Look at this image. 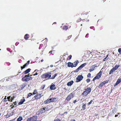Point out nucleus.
<instances>
[{
    "instance_id": "864d4df0",
    "label": "nucleus",
    "mask_w": 121,
    "mask_h": 121,
    "mask_svg": "<svg viewBox=\"0 0 121 121\" xmlns=\"http://www.w3.org/2000/svg\"><path fill=\"white\" fill-rule=\"evenodd\" d=\"M57 70V69H56L54 70V71H56Z\"/></svg>"
},
{
    "instance_id": "0e129e2a",
    "label": "nucleus",
    "mask_w": 121,
    "mask_h": 121,
    "mask_svg": "<svg viewBox=\"0 0 121 121\" xmlns=\"http://www.w3.org/2000/svg\"><path fill=\"white\" fill-rule=\"evenodd\" d=\"M117 116V115H115V117H116Z\"/></svg>"
},
{
    "instance_id": "9d476101",
    "label": "nucleus",
    "mask_w": 121,
    "mask_h": 121,
    "mask_svg": "<svg viewBox=\"0 0 121 121\" xmlns=\"http://www.w3.org/2000/svg\"><path fill=\"white\" fill-rule=\"evenodd\" d=\"M37 119V117L36 116L27 119V121H35Z\"/></svg>"
},
{
    "instance_id": "37998d69",
    "label": "nucleus",
    "mask_w": 121,
    "mask_h": 121,
    "mask_svg": "<svg viewBox=\"0 0 121 121\" xmlns=\"http://www.w3.org/2000/svg\"><path fill=\"white\" fill-rule=\"evenodd\" d=\"M93 70L92 69H89V71L90 72H91Z\"/></svg>"
},
{
    "instance_id": "79ce46f5",
    "label": "nucleus",
    "mask_w": 121,
    "mask_h": 121,
    "mask_svg": "<svg viewBox=\"0 0 121 121\" xmlns=\"http://www.w3.org/2000/svg\"><path fill=\"white\" fill-rule=\"evenodd\" d=\"M118 84V83H117V82H116L115 84L114 85V86H117V85Z\"/></svg>"
},
{
    "instance_id": "4be33fe9",
    "label": "nucleus",
    "mask_w": 121,
    "mask_h": 121,
    "mask_svg": "<svg viewBox=\"0 0 121 121\" xmlns=\"http://www.w3.org/2000/svg\"><path fill=\"white\" fill-rule=\"evenodd\" d=\"M97 67V66L95 65H92L91 67L90 68L94 70L95 69V67Z\"/></svg>"
},
{
    "instance_id": "a878e982",
    "label": "nucleus",
    "mask_w": 121,
    "mask_h": 121,
    "mask_svg": "<svg viewBox=\"0 0 121 121\" xmlns=\"http://www.w3.org/2000/svg\"><path fill=\"white\" fill-rule=\"evenodd\" d=\"M120 65H116L115 66V67H113V68H114V69L116 70L117 69H118V68L120 67Z\"/></svg>"
},
{
    "instance_id": "393cba45",
    "label": "nucleus",
    "mask_w": 121,
    "mask_h": 121,
    "mask_svg": "<svg viewBox=\"0 0 121 121\" xmlns=\"http://www.w3.org/2000/svg\"><path fill=\"white\" fill-rule=\"evenodd\" d=\"M57 75V74L56 73L55 74L52 76V77L50 78V79H54Z\"/></svg>"
},
{
    "instance_id": "20e7f679",
    "label": "nucleus",
    "mask_w": 121,
    "mask_h": 121,
    "mask_svg": "<svg viewBox=\"0 0 121 121\" xmlns=\"http://www.w3.org/2000/svg\"><path fill=\"white\" fill-rule=\"evenodd\" d=\"M30 73H29L28 75H25V76L22 78V81H23L27 82L30 80H32V78L31 77H30Z\"/></svg>"
},
{
    "instance_id": "f03ea898",
    "label": "nucleus",
    "mask_w": 121,
    "mask_h": 121,
    "mask_svg": "<svg viewBox=\"0 0 121 121\" xmlns=\"http://www.w3.org/2000/svg\"><path fill=\"white\" fill-rule=\"evenodd\" d=\"M51 73H47L43 74L41 76V78H43L46 79L47 80L50 79L51 76Z\"/></svg>"
},
{
    "instance_id": "69168bd1",
    "label": "nucleus",
    "mask_w": 121,
    "mask_h": 121,
    "mask_svg": "<svg viewBox=\"0 0 121 121\" xmlns=\"http://www.w3.org/2000/svg\"><path fill=\"white\" fill-rule=\"evenodd\" d=\"M6 96H5V97L4 98H5V99L6 98Z\"/></svg>"
},
{
    "instance_id": "ea45409f",
    "label": "nucleus",
    "mask_w": 121,
    "mask_h": 121,
    "mask_svg": "<svg viewBox=\"0 0 121 121\" xmlns=\"http://www.w3.org/2000/svg\"><path fill=\"white\" fill-rule=\"evenodd\" d=\"M38 74V73H36L35 74H33V76H35L36 75H37Z\"/></svg>"
},
{
    "instance_id": "6e6d98bb",
    "label": "nucleus",
    "mask_w": 121,
    "mask_h": 121,
    "mask_svg": "<svg viewBox=\"0 0 121 121\" xmlns=\"http://www.w3.org/2000/svg\"><path fill=\"white\" fill-rule=\"evenodd\" d=\"M6 99H4V101H6Z\"/></svg>"
},
{
    "instance_id": "49530a36",
    "label": "nucleus",
    "mask_w": 121,
    "mask_h": 121,
    "mask_svg": "<svg viewBox=\"0 0 121 121\" xmlns=\"http://www.w3.org/2000/svg\"><path fill=\"white\" fill-rule=\"evenodd\" d=\"M52 51H50L49 52V53H51V54L52 53Z\"/></svg>"
},
{
    "instance_id": "4d7b16f0",
    "label": "nucleus",
    "mask_w": 121,
    "mask_h": 121,
    "mask_svg": "<svg viewBox=\"0 0 121 121\" xmlns=\"http://www.w3.org/2000/svg\"><path fill=\"white\" fill-rule=\"evenodd\" d=\"M70 121H75V120L74 119H73V120H71Z\"/></svg>"
},
{
    "instance_id": "de8ad7c7",
    "label": "nucleus",
    "mask_w": 121,
    "mask_h": 121,
    "mask_svg": "<svg viewBox=\"0 0 121 121\" xmlns=\"http://www.w3.org/2000/svg\"><path fill=\"white\" fill-rule=\"evenodd\" d=\"M88 35V34H87L86 35V36H85V37H87V35Z\"/></svg>"
},
{
    "instance_id": "e433bc0d",
    "label": "nucleus",
    "mask_w": 121,
    "mask_h": 121,
    "mask_svg": "<svg viewBox=\"0 0 121 121\" xmlns=\"http://www.w3.org/2000/svg\"><path fill=\"white\" fill-rule=\"evenodd\" d=\"M45 108H42V109H41V110L42 111V112H44V111H45Z\"/></svg>"
},
{
    "instance_id": "774afa93",
    "label": "nucleus",
    "mask_w": 121,
    "mask_h": 121,
    "mask_svg": "<svg viewBox=\"0 0 121 121\" xmlns=\"http://www.w3.org/2000/svg\"><path fill=\"white\" fill-rule=\"evenodd\" d=\"M47 42V41H46V42H45V43H46Z\"/></svg>"
},
{
    "instance_id": "cd10ccee",
    "label": "nucleus",
    "mask_w": 121,
    "mask_h": 121,
    "mask_svg": "<svg viewBox=\"0 0 121 121\" xmlns=\"http://www.w3.org/2000/svg\"><path fill=\"white\" fill-rule=\"evenodd\" d=\"M22 117H19L17 119V121H21L22 120Z\"/></svg>"
},
{
    "instance_id": "13d9d810",
    "label": "nucleus",
    "mask_w": 121,
    "mask_h": 121,
    "mask_svg": "<svg viewBox=\"0 0 121 121\" xmlns=\"http://www.w3.org/2000/svg\"><path fill=\"white\" fill-rule=\"evenodd\" d=\"M15 98V97L14 96H13V97H11V98L12 99V98Z\"/></svg>"
},
{
    "instance_id": "aec40b11",
    "label": "nucleus",
    "mask_w": 121,
    "mask_h": 121,
    "mask_svg": "<svg viewBox=\"0 0 121 121\" xmlns=\"http://www.w3.org/2000/svg\"><path fill=\"white\" fill-rule=\"evenodd\" d=\"M29 35L28 34H26L24 36V38L26 40H27L29 38Z\"/></svg>"
},
{
    "instance_id": "3c124183",
    "label": "nucleus",
    "mask_w": 121,
    "mask_h": 121,
    "mask_svg": "<svg viewBox=\"0 0 121 121\" xmlns=\"http://www.w3.org/2000/svg\"><path fill=\"white\" fill-rule=\"evenodd\" d=\"M53 65H50V67H53Z\"/></svg>"
},
{
    "instance_id": "680f3d73",
    "label": "nucleus",
    "mask_w": 121,
    "mask_h": 121,
    "mask_svg": "<svg viewBox=\"0 0 121 121\" xmlns=\"http://www.w3.org/2000/svg\"><path fill=\"white\" fill-rule=\"evenodd\" d=\"M43 60L42 59V60H41V61L42 62H43Z\"/></svg>"
},
{
    "instance_id": "c85d7f7f",
    "label": "nucleus",
    "mask_w": 121,
    "mask_h": 121,
    "mask_svg": "<svg viewBox=\"0 0 121 121\" xmlns=\"http://www.w3.org/2000/svg\"><path fill=\"white\" fill-rule=\"evenodd\" d=\"M72 56L71 55H69L68 57L67 58V60H69L71 58Z\"/></svg>"
},
{
    "instance_id": "4468645a",
    "label": "nucleus",
    "mask_w": 121,
    "mask_h": 121,
    "mask_svg": "<svg viewBox=\"0 0 121 121\" xmlns=\"http://www.w3.org/2000/svg\"><path fill=\"white\" fill-rule=\"evenodd\" d=\"M68 66L69 67H71V68H73L74 67V66L73 65V63H72L70 62H69L68 63Z\"/></svg>"
},
{
    "instance_id": "bf43d9fd",
    "label": "nucleus",
    "mask_w": 121,
    "mask_h": 121,
    "mask_svg": "<svg viewBox=\"0 0 121 121\" xmlns=\"http://www.w3.org/2000/svg\"><path fill=\"white\" fill-rule=\"evenodd\" d=\"M108 55H107L106 56V58H107L108 57Z\"/></svg>"
},
{
    "instance_id": "0eeeda50",
    "label": "nucleus",
    "mask_w": 121,
    "mask_h": 121,
    "mask_svg": "<svg viewBox=\"0 0 121 121\" xmlns=\"http://www.w3.org/2000/svg\"><path fill=\"white\" fill-rule=\"evenodd\" d=\"M83 78V77L82 75H78L76 78V82H80L82 80Z\"/></svg>"
},
{
    "instance_id": "dca6fc26",
    "label": "nucleus",
    "mask_w": 121,
    "mask_h": 121,
    "mask_svg": "<svg viewBox=\"0 0 121 121\" xmlns=\"http://www.w3.org/2000/svg\"><path fill=\"white\" fill-rule=\"evenodd\" d=\"M30 68L26 70L25 71H24L23 73L25 74H26L29 72H30Z\"/></svg>"
},
{
    "instance_id": "f257e3e1",
    "label": "nucleus",
    "mask_w": 121,
    "mask_h": 121,
    "mask_svg": "<svg viewBox=\"0 0 121 121\" xmlns=\"http://www.w3.org/2000/svg\"><path fill=\"white\" fill-rule=\"evenodd\" d=\"M89 13V12H84L81 14V18L80 19V21L85 22L87 19L88 16L87 15Z\"/></svg>"
},
{
    "instance_id": "412c9836",
    "label": "nucleus",
    "mask_w": 121,
    "mask_h": 121,
    "mask_svg": "<svg viewBox=\"0 0 121 121\" xmlns=\"http://www.w3.org/2000/svg\"><path fill=\"white\" fill-rule=\"evenodd\" d=\"M116 70L114 69V68H112L110 71L109 72V74H111L113 72Z\"/></svg>"
},
{
    "instance_id": "72a5a7b5",
    "label": "nucleus",
    "mask_w": 121,
    "mask_h": 121,
    "mask_svg": "<svg viewBox=\"0 0 121 121\" xmlns=\"http://www.w3.org/2000/svg\"><path fill=\"white\" fill-rule=\"evenodd\" d=\"M91 74L90 73H89L87 75V77L88 78H91Z\"/></svg>"
},
{
    "instance_id": "6e6552de",
    "label": "nucleus",
    "mask_w": 121,
    "mask_h": 121,
    "mask_svg": "<svg viewBox=\"0 0 121 121\" xmlns=\"http://www.w3.org/2000/svg\"><path fill=\"white\" fill-rule=\"evenodd\" d=\"M109 80H106L105 81L101 83L98 86L99 88L102 87L104 85L108 83Z\"/></svg>"
},
{
    "instance_id": "bb28decb",
    "label": "nucleus",
    "mask_w": 121,
    "mask_h": 121,
    "mask_svg": "<svg viewBox=\"0 0 121 121\" xmlns=\"http://www.w3.org/2000/svg\"><path fill=\"white\" fill-rule=\"evenodd\" d=\"M38 92H37V90L36 89H35L34 91L33 92V95H34L35 94H38Z\"/></svg>"
},
{
    "instance_id": "b1692460",
    "label": "nucleus",
    "mask_w": 121,
    "mask_h": 121,
    "mask_svg": "<svg viewBox=\"0 0 121 121\" xmlns=\"http://www.w3.org/2000/svg\"><path fill=\"white\" fill-rule=\"evenodd\" d=\"M25 101V99H22L21 101L19 102L18 104L19 105L23 103Z\"/></svg>"
},
{
    "instance_id": "338daca9",
    "label": "nucleus",
    "mask_w": 121,
    "mask_h": 121,
    "mask_svg": "<svg viewBox=\"0 0 121 121\" xmlns=\"http://www.w3.org/2000/svg\"><path fill=\"white\" fill-rule=\"evenodd\" d=\"M67 100H69V99H67Z\"/></svg>"
},
{
    "instance_id": "f3484780",
    "label": "nucleus",
    "mask_w": 121,
    "mask_h": 121,
    "mask_svg": "<svg viewBox=\"0 0 121 121\" xmlns=\"http://www.w3.org/2000/svg\"><path fill=\"white\" fill-rule=\"evenodd\" d=\"M26 86V85H21L20 86V88L18 89V90L20 91L23 89Z\"/></svg>"
},
{
    "instance_id": "39448f33",
    "label": "nucleus",
    "mask_w": 121,
    "mask_h": 121,
    "mask_svg": "<svg viewBox=\"0 0 121 121\" xmlns=\"http://www.w3.org/2000/svg\"><path fill=\"white\" fill-rule=\"evenodd\" d=\"M86 63H85L81 65L78 68L74 71V72L77 73L79 70H81L83 67L85 66L86 65Z\"/></svg>"
},
{
    "instance_id": "ddd939ff",
    "label": "nucleus",
    "mask_w": 121,
    "mask_h": 121,
    "mask_svg": "<svg viewBox=\"0 0 121 121\" xmlns=\"http://www.w3.org/2000/svg\"><path fill=\"white\" fill-rule=\"evenodd\" d=\"M43 95L42 94H38V93L34 96V97L35 98H40Z\"/></svg>"
},
{
    "instance_id": "a211bd4d",
    "label": "nucleus",
    "mask_w": 121,
    "mask_h": 121,
    "mask_svg": "<svg viewBox=\"0 0 121 121\" xmlns=\"http://www.w3.org/2000/svg\"><path fill=\"white\" fill-rule=\"evenodd\" d=\"M73 83V81L68 82L67 84V85L68 86H71Z\"/></svg>"
},
{
    "instance_id": "c03bdc74",
    "label": "nucleus",
    "mask_w": 121,
    "mask_h": 121,
    "mask_svg": "<svg viewBox=\"0 0 121 121\" xmlns=\"http://www.w3.org/2000/svg\"><path fill=\"white\" fill-rule=\"evenodd\" d=\"M54 121H60V120L59 119H57L55 120H54Z\"/></svg>"
},
{
    "instance_id": "c9c22d12",
    "label": "nucleus",
    "mask_w": 121,
    "mask_h": 121,
    "mask_svg": "<svg viewBox=\"0 0 121 121\" xmlns=\"http://www.w3.org/2000/svg\"><path fill=\"white\" fill-rule=\"evenodd\" d=\"M82 108L84 110L86 108V105L85 104L83 105Z\"/></svg>"
},
{
    "instance_id": "5fc2aeb1",
    "label": "nucleus",
    "mask_w": 121,
    "mask_h": 121,
    "mask_svg": "<svg viewBox=\"0 0 121 121\" xmlns=\"http://www.w3.org/2000/svg\"><path fill=\"white\" fill-rule=\"evenodd\" d=\"M14 104L15 105H16V102H14Z\"/></svg>"
},
{
    "instance_id": "7c9ffc66",
    "label": "nucleus",
    "mask_w": 121,
    "mask_h": 121,
    "mask_svg": "<svg viewBox=\"0 0 121 121\" xmlns=\"http://www.w3.org/2000/svg\"><path fill=\"white\" fill-rule=\"evenodd\" d=\"M33 95V94L32 93H29L27 95V96H28L27 97H30L31 96V95Z\"/></svg>"
},
{
    "instance_id": "f704fd0d",
    "label": "nucleus",
    "mask_w": 121,
    "mask_h": 121,
    "mask_svg": "<svg viewBox=\"0 0 121 121\" xmlns=\"http://www.w3.org/2000/svg\"><path fill=\"white\" fill-rule=\"evenodd\" d=\"M86 81L87 83H88L90 82V79L89 78H88L86 80Z\"/></svg>"
},
{
    "instance_id": "052dcab7",
    "label": "nucleus",
    "mask_w": 121,
    "mask_h": 121,
    "mask_svg": "<svg viewBox=\"0 0 121 121\" xmlns=\"http://www.w3.org/2000/svg\"><path fill=\"white\" fill-rule=\"evenodd\" d=\"M36 71V70H35L34 72H33V73H34L35 72V71Z\"/></svg>"
},
{
    "instance_id": "09e8293b",
    "label": "nucleus",
    "mask_w": 121,
    "mask_h": 121,
    "mask_svg": "<svg viewBox=\"0 0 121 121\" xmlns=\"http://www.w3.org/2000/svg\"><path fill=\"white\" fill-rule=\"evenodd\" d=\"M76 102V100H75L74 101H73V103H75Z\"/></svg>"
},
{
    "instance_id": "1a4fd4ad",
    "label": "nucleus",
    "mask_w": 121,
    "mask_h": 121,
    "mask_svg": "<svg viewBox=\"0 0 121 121\" xmlns=\"http://www.w3.org/2000/svg\"><path fill=\"white\" fill-rule=\"evenodd\" d=\"M55 99H48L47 100L45 101L44 103L45 104L49 103L51 102L55 101Z\"/></svg>"
},
{
    "instance_id": "6ab92c4d",
    "label": "nucleus",
    "mask_w": 121,
    "mask_h": 121,
    "mask_svg": "<svg viewBox=\"0 0 121 121\" xmlns=\"http://www.w3.org/2000/svg\"><path fill=\"white\" fill-rule=\"evenodd\" d=\"M79 62L78 60H77V61L74 62L73 63V65L74 67H76L77 66Z\"/></svg>"
},
{
    "instance_id": "9b49d317",
    "label": "nucleus",
    "mask_w": 121,
    "mask_h": 121,
    "mask_svg": "<svg viewBox=\"0 0 121 121\" xmlns=\"http://www.w3.org/2000/svg\"><path fill=\"white\" fill-rule=\"evenodd\" d=\"M30 62V61L28 60L27 62L25 64L22 66H21V70H22L25 67H26L29 64Z\"/></svg>"
},
{
    "instance_id": "a18cd8bd",
    "label": "nucleus",
    "mask_w": 121,
    "mask_h": 121,
    "mask_svg": "<svg viewBox=\"0 0 121 121\" xmlns=\"http://www.w3.org/2000/svg\"><path fill=\"white\" fill-rule=\"evenodd\" d=\"M107 58L106 57H105L103 59V61H105L106 60V59Z\"/></svg>"
},
{
    "instance_id": "f8f14e48",
    "label": "nucleus",
    "mask_w": 121,
    "mask_h": 121,
    "mask_svg": "<svg viewBox=\"0 0 121 121\" xmlns=\"http://www.w3.org/2000/svg\"><path fill=\"white\" fill-rule=\"evenodd\" d=\"M74 93L73 92L71 93L70 94H69L66 98H73L74 95Z\"/></svg>"
},
{
    "instance_id": "58836bf2",
    "label": "nucleus",
    "mask_w": 121,
    "mask_h": 121,
    "mask_svg": "<svg viewBox=\"0 0 121 121\" xmlns=\"http://www.w3.org/2000/svg\"><path fill=\"white\" fill-rule=\"evenodd\" d=\"M12 99H7V100H8L9 101H12Z\"/></svg>"
},
{
    "instance_id": "a19ab883",
    "label": "nucleus",
    "mask_w": 121,
    "mask_h": 121,
    "mask_svg": "<svg viewBox=\"0 0 121 121\" xmlns=\"http://www.w3.org/2000/svg\"><path fill=\"white\" fill-rule=\"evenodd\" d=\"M43 46V44H40V46H39V49H40V47H42Z\"/></svg>"
},
{
    "instance_id": "2eb2a0df",
    "label": "nucleus",
    "mask_w": 121,
    "mask_h": 121,
    "mask_svg": "<svg viewBox=\"0 0 121 121\" xmlns=\"http://www.w3.org/2000/svg\"><path fill=\"white\" fill-rule=\"evenodd\" d=\"M50 89L51 90H54L56 89V87L55 85L52 84L51 85L50 87Z\"/></svg>"
},
{
    "instance_id": "2f4dec72",
    "label": "nucleus",
    "mask_w": 121,
    "mask_h": 121,
    "mask_svg": "<svg viewBox=\"0 0 121 121\" xmlns=\"http://www.w3.org/2000/svg\"><path fill=\"white\" fill-rule=\"evenodd\" d=\"M121 81V79H118L117 80L116 82H117L118 84H119Z\"/></svg>"
},
{
    "instance_id": "473e14b6",
    "label": "nucleus",
    "mask_w": 121,
    "mask_h": 121,
    "mask_svg": "<svg viewBox=\"0 0 121 121\" xmlns=\"http://www.w3.org/2000/svg\"><path fill=\"white\" fill-rule=\"evenodd\" d=\"M118 52L120 54H121V48H119L118 49Z\"/></svg>"
},
{
    "instance_id": "4c0bfd02",
    "label": "nucleus",
    "mask_w": 121,
    "mask_h": 121,
    "mask_svg": "<svg viewBox=\"0 0 121 121\" xmlns=\"http://www.w3.org/2000/svg\"><path fill=\"white\" fill-rule=\"evenodd\" d=\"M92 100H91V101H90V102L88 103V105H90V104H91V103H92Z\"/></svg>"
},
{
    "instance_id": "7ed1b4c3",
    "label": "nucleus",
    "mask_w": 121,
    "mask_h": 121,
    "mask_svg": "<svg viewBox=\"0 0 121 121\" xmlns=\"http://www.w3.org/2000/svg\"><path fill=\"white\" fill-rule=\"evenodd\" d=\"M91 88L90 87H86L84 90L85 91L82 93V94L85 96H86L91 91Z\"/></svg>"
},
{
    "instance_id": "e2e57ef3",
    "label": "nucleus",
    "mask_w": 121,
    "mask_h": 121,
    "mask_svg": "<svg viewBox=\"0 0 121 121\" xmlns=\"http://www.w3.org/2000/svg\"><path fill=\"white\" fill-rule=\"evenodd\" d=\"M33 76V75H29L30 77V76Z\"/></svg>"
},
{
    "instance_id": "603ef678",
    "label": "nucleus",
    "mask_w": 121,
    "mask_h": 121,
    "mask_svg": "<svg viewBox=\"0 0 121 121\" xmlns=\"http://www.w3.org/2000/svg\"><path fill=\"white\" fill-rule=\"evenodd\" d=\"M56 24V22H54L52 24V25L54 24Z\"/></svg>"
},
{
    "instance_id": "5701e85b",
    "label": "nucleus",
    "mask_w": 121,
    "mask_h": 121,
    "mask_svg": "<svg viewBox=\"0 0 121 121\" xmlns=\"http://www.w3.org/2000/svg\"><path fill=\"white\" fill-rule=\"evenodd\" d=\"M63 29L64 30H66L68 29V27L67 26H65L63 27Z\"/></svg>"
},
{
    "instance_id": "c756f323",
    "label": "nucleus",
    "mask_w": 121,
    "mask_h": 121,
    "mask_svg": "<svg viewBox=\"0 0 121 121\" xmlns=\"http://www.w3.org/2000/svg\"><path fill=\"white\" fill-rule=\"evenodd\" d=\"M45 86V85H42L40 87V90H43Z\"/></svg>"
},
{
    "instance_id": "423d86ee",
    "label": "nucleus",
    "mask_w": 121,
    "mask_h": 121,
    "mask_svg": "<svg viewBox=\"0 0 121 121\" xmlns=\"http://www.w3.org/2000/svg\"><path fill=\"white\" fill-rule=\"evenodd\" d=\"M101 76V72L100 71L97 75L96 76L94 77L93 79V81H94L96 79H99L100 78Z\"/></svg>"
},
{
    "instance_id": "8fccbe9b",
    "label": "nucleus",
    "mask_w": 121,
    "mask_h": 121,
    "mask_svg": "<svg viewBox=\"0 0 121 121\" xmlns=\"http://www.w3.org/2000/svg\"><path fill=\"white\" fill-rule=\"evenodd\" d=\"M11 96H8L7 97V98H10Z\"/></svg>"
}]
</instances>
